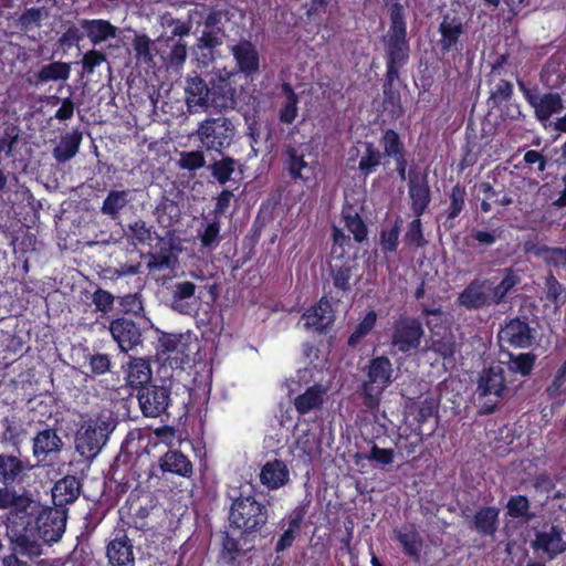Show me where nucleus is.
I'll list each match as a JSON object with an SVG mask.
<instances>
[{"instance_id": "9b49d317", "label": "nucleus", "mask_w": 566, "mask_h": 566, "mask_svg": "<svg viewBox=\"0 0 566 566\" xmlns=\"http://www.w3.org/2000/svg\"><path fill=\"white\" fill-rule=\"evenodd\" d=\"M142 415L146 418L169 417L168 409L172 405L170 385L151 382L136 392Z\"/></svg>"}, {"instance_id": "aec40b11", "label": "nucleus", "mask_w": 566, "mask_h": 566, "mask_svg": "<svg viewBox=\"0 0 566 566\" xmlns=\"http://www.w3.org/2000/svg\"><path fill=\"white\" fill-rule=\"evenodd\" d=\"M500 509L483 505L465 517L468 527L481 537L494 538L500 526Z\"/></svg>"}, {"instance_id": "6e6d98bb", "label": "nucleus", "mask_w": 566, "mask_h": 566, "mask_svg": "<svg viewBox=\"0 0 566 566\" xmlns=\"http://www.w3.org/2000/svg\"><path fill=\"white\" fill-rule=\"evenodd\" d=\"M377 322V313L370 310L366 313L364 318L356 325L353 333L347 339V345L356 348L361 340L375 328Z\"/></svg>"}, {"instance_id": "5701e85b", "label": "nucleus", "mask_w": 566, "mask_h": 566, "mask_svg": "<svg viewBox=\"0 0 566 566\" xmlns=\"http://www.w3.org/2000/svg\"><path fill=\"white\" fill-rule=\"evenodd\" d=\"M307 514V505L301 504L295 506L282 522L286 521L287 526L277 537L274 546L276 554L283 553L293 546L296 538L301 535L302 526Z\"/></svg>"}, {"instance_id": "f03ea898", "label": "nucleus", "mask_w": 566, "mask_h": 566, "mask_svg": "<svg viewBox=\"0 0 566 566\" xmlns=\"http://www.w3.org/2000/svg\"><path fill=\"white\" fill-rule=\"evenodd\" d=\"M255 486L231 488L227 492L230 501L228 522L230 528L240 533L243 542L254 541L266 527L270 505L256 499Z\"/></svg>"}, {"instance_id": "4be33fe9", "label": "nucleus", "mask_w": 566, "mask_h": 566, "mask_svg": "<svg viewBox=\"0 0 566 566\" xmlns=\"http://www.w3.org/2000/svg\"><path fill=\"white\" fill-rule=\"evenodd\" d=\"M408 195L415 217H421L431 202V191L427 176L420 177L415 168L408 171Z\"/></svg>"}, {"instance_id": "a18cd8bd", "label": "nucleus", "mask_w": 566, "mask_h": 566, "mask_svg": "<svg viewBox=\"0 0 566 566\" xmlns=\"http://www.w3.org/2000/svg\"><path fill=\"white\" fill-rule=\"evenodd\" d=\"M210 90L207 83L200 77H189L186 86V101L189 107L207 106Z\"/></svg>"}, {"instance_id": "774afa93", "label": "nucleus", "mask_w": 566, "mask_h": 566, "mask_svg": "<svg viewBox=\"0 0 566 566\" xmlns=\"http://www.w3.org/2000/svg\"><path fill=\"white\" fill-rule=\"evenodd\" d=\"M235 160L231 157H224L218 161H214L210 166L212 176L218 180L219 184L224 185L234 172Z\"/></svg>"}, {"instance_id": "338daca9", "label": "nucleus", "mask_w": 566, "mask_h": 566, "mask_svg": "<svg viewBox=\"0 0 566 566\" xmlns=\"http://www.w3.org/2000/svg\"><path fill=\"white\" fill-rule=\"evenodd\" d=\"M90 371L93 376H103L112 370L113 360L109 354L95 353L87 355Z\"/></svg>"}, {"instance_id": "f257e3e1", "label": "nucleus", "mask_w": 566, "mask_h": 566, "mask_svg": "<svg viewBox=\"0 0 566 566\" xmlns=\"http://www.w3.org/2000/svg\"><path fill=\"white\" fill-rule=\"evenodd\" d=\"M390 25L382 36L386 73L382 80V108L387 115L397 120L405 114L401 94L397 86L400 82V71L410 60V44L407 36L405 9L394 3L389 9Z\"/></svg>"}, {"instance_id": "b1692460", "label": "nucleus", "mask_w": 566, "mask_h": 566, "mask_svg": "<svg viewBox=\"0 0 566 566\" xmlns=\"http://www.w3.org/2000/svg\"><path fill=\"white\" fill-rule=\"evenodd\" d=\"M304 327L318 334L326 333L334 322V313L329 301L326 296L307 308L302 315Z\"/></svg>"}, {"instance_id": "4c0bfd02", "label": "nucleus", "mask_w": 566, "mask_h": 566, "mask_svg": "<svg viewBox=\"0 0 566 566\" xmlns=\"http://www.w3.org/2000/svg\"><path fill=\"white\" fill-rule=\"evenodd\" d=\"M524 251L525 253H531L535 256L543 258L544 262L548 265L556 268L566 266V248H551L545 244L528 240L524 243Z\"/></svg>"}, {"instance_id": "e433bc0d", "label": "nucleus", "mask_w": 566, "mask_h": 566, "mask_svg": "<svg viewBox=\"0 0 566 566\" xmlns=\"http://www.w3.org/2000/svg\"><path fill=\"white\" fill-rule=\"evenodd\" d=\"M358 159V175L364 179L374 174L386 158L385 150L380 151L373 142H365Z\"/></svg>"}, {"instance_id": "393cba45", "label": "nucleus", "mask_w": 566, "mask_h": 566, "mask_svg": "<svg viewBox=\"0 0 566 566\" xmlns=\"http://www.w3.org/2000/svg\"><path fill=\"white\" fill-rule=\"evenodd\" d=\"M63 448V441L56 429L44 428L32 439V453L39 462H45L57 455Z\"/></svg>"}, {"instance_id": "37998d69", "label": "nucleus", "mask_w": 566, "mask_h": 566, "mask_svg": "<svg viewBox=\"0 0 566 566\" xmlns=\"http://www.w3.org/2000/svg\"><path fill=\"white\" fill-rule=\"evenodd\" d=\"M429 349L443 359H452L457 352L455 336L452 331L431 333Z\"/></svg>"}, {"instance_id": "72a5a7b5", "label": "nucleus", "mask_w": 566, "mask_h": 566, "mask_svg": "<svg viewBox=\"0 0 566 566\" xmlns=\"http://www.w3.org/2000/svg\"><path fill=\"white\" fill-rule=\"evenodd\" d=\"M27 465L18 457L13 454H0V484L17 485L23 482Z\"/></svg>"}, {"instance_id": "4468645a", "label": "nucleus", "mask_w": 566, "mask_h": 566, "mask_svg": "<svg viewBox=\"0 0 566 566\" xmlns=\"http://www.w3.org/2000/svg\"><path fill=\"white\" fill-rule=\"evenodd\" d=\"M507 62L506 55H500L496 61L492 64L490 77H489V98L488 103L492 108L501 107L506 102L513 99L514 85L511 81L502 78L503 65Z\"/></svg>"}, {"instance_id": "a19ab883", "label": "nucleus", "mask_w": 566, "mask_h": 566, "mask_svg": "<svg viewBox=\"0 0 566 566\" xmlns=\"http://www.w3.org/2000/svg\"><path fill=\"white\" fill-rule=\"evenodd\" d=\"M82 133L75 129L63 135L59 144L53 148V157L57 163L71 160L80 149Z\"/></svg>"}, {"instance_id": "4d7b16f0", "label": "nucleus", "mask_w": 566, "mask_h": 566, "mask_svg": "<svg viewBox=\"0 0 566 566\" xmlns=\"http://www.w3.org/2000/svg\"><path fill=\"white\" fill-rule=\"evenodd\" d=\"M504 276L501 282L492 289L491 302L500 304L505 301L506 295L520 283V276L511 268L503 270Z\"/></svg>"}, {"instance_id": "f8f14e48", "label": "nucleus", "mask_w": 566, "mask_h": 566, "mask_svg": "<svg viewBox=\"0 0 566 566\" xmlns=\"http://www.w3.org/2000/svg\"><path fill=\"white\" fill-rule=\"evenodd\" d=\"M438 33L440 38L437 41V46L442 56L453 52L459 55L462 54L463 43L461 39L464 35V25L459 15L443 14L438 25Z\"/></svg>"}, {"instance_id": "e2e57ef3", "label": "nucleus", "mask_w": 566, "mask_h": 566, "mask_svg": "<svg viewBox=\"0 0 566 566\" xmlns=\"http://www.w3.org/2000/svg\"><path fill=\"white\" fill-rule=\"evenodd\" d=\"M530 501L525 495H511L506 503V514L512 518L530 520L533 515L530 512Z\"/></svg>"}, {"instance_id": "2eb2a0df", "label": "nucleus", "mask_w": 566, "mask_h": 566, "mask_svg": "<svg viewBox=\"0 0 566 566\" xmlns=\"http://www.w3.org/2000/svg\"><path fill=\"white\" fill-rule=\"evenodd\" d=\"M535 329L530 326L526 319L514 317L509 319L501 327L497 338L501 344L513 348H530L535 343Z\"/></svg>"}, {"instance_id": "58836bf2", "label": "nucleus", "mask_w": 566, "mask_h": 566, "mask_svg": "<svg viewBox=\"0 0 566 566\" xmlns=\"http://www.w3.org/2000/svg\"><path fill=\"white\" fill-rule=\"evenodd\" d=\"M38 539L36 535L25 532V530L22 528V531L15 534L10 541L12 553L30 559L41 556L42 545Z\"/></svg>"}, {"instance_id": "bf43d9fd", "label": "nucleus", "mask_w": 566, "mask_h": 566, "mask_svg": "<svg viewBox=\"0 0 566 566\" xmlns=\"http://www.w3.org/2000/svg\"><path fill=\"white\" fill-rule=\"evenodd\" d=\"M545 298L554 305L555 310H559L566 302V290L553 272H548L545 277Z\"/></svg>"}, {"instance_id": "680f3d73", "label": "nucleus", "mask_w": 566, "mask_h": 566, "mask_svg": "<svg viewBox=\"0 0 566 566\" xmlns=\"http://www.w3.org/2000/svg\"><path fill=\"white\" fill-rule=\"evenodd\" d=\"M403 242L406 245L416 249L423 248L428 243L423 234L421 217H415L409 222L403 235Z\"/></svg>"}, {"instance_id": "7c9ffc66", "label": "nucleus", "mask_w": 566, "mask_h": 566, "mask_svg": "<svg viewBox=\"0 0 566 566\" xmlns=\"http://www.w3.org/2000/svg\"><path fill=\"white\" fill-rule=\"evenodd\" d=\"M124 373L126 386L133 390L138 391L142 387L153 382V369L146 358L129 356Z\"/></svg>"}, {"instance_id": "052dcab7", "label": "nucleus", "mask_w": 566, "mask_h": 566, "mask_svg": "<svg viewBox=\"0 0 566 566\" xmlns=\"http://www.w3.org/2000/svg\"><path fill=\"white\" fill-rule=\"evenodd\" d=\"M220 231V219L213 218L199 233L201 248L207 250L216 249L221 240Z\"/></svg>"}, {"instance_id": "412c9836", "label": "nucleus", "mask_w": 566, "mask_h": 566, "mask_svg": "<svg viewBox=\"0 0 566 566\" xmlns=\"http://www.w3.org/2000/svg\"><path fill=\"white\" fill-rule=\"evenodd\" d=\"M127 513L137 530L147 528V518L153 510L157 506L156 497L149 492L134 493L132 492L126 501Z\"/></svg>"}, {"instance_id": "0eeeda50", "label": "nucleus", "mask_w": 566, "mask_h": 566, "mask_svg": "<svg viewBox=\"0 0 566 566\" xmlns=\"http://www.w3.org/2000/svg\"><path fill=\"white\" fill-rule=\"evenodd\" d=\"M423 336L424 328L420 318L400 314L392 322L389 344L395 353L408 355L418 350Z\"/></svg>"}, {"instance_id": "09e8293b", "label": "nucleus", "mask_w": 566, "mask_h": 566, "mask_svg": "<svg viewBox=\"0 0 566 566\" xmlns=\"http://www.w3.org/2000/svg\"><path fill=\"white\" fill-rule=\"evenodd\" d=\"M342 219L346 229L354 235L357 243L364 242L368 237V227L360 214L353 208L342 211Z\"/></svg>"}, {"instance_id": "c756f323", "label": "nucleus", "mask_w": 566, "mask_h": 566, "mask_svg": "<svg viewBox=\"0 0 566 566\" xmlns=\"http://www.w3.org/2000/svg\"><path fill=\"white\" fill-rule=\"evenodd\" d=\"M158 465L163 474H172L184 479L193 475V464L180 450L169 449L159 457Z\"/></svg>"}, {"instance_id": "3c124183", "label": "nucleus", "mask_w": 566, "mask_h": 566, "mask_svg": "<svg viewBox=\"0 0 566 566\" xmlns=\"http://www.w3.org/2000/svg\"><path fill=\"white\" fill-rule=\"evenodd\" d=\"M396 539L401 545L402 552L406 556L411 557L415 560H419L423 541L416 530L412 528L407 532H397Z\"/></svg>"}, {"instance_id": "5fc2aeb1", "label": "nucleus", "mask_w": 566, "mask_h": 566, "mask_svg": "<svg viewBox=\"0 0 566 566\" xmlns=\"http://www.w3.org/2000/svg\"><path fill=\"white\" fill-rule=\"evenodd\" d=\"M449 206L444 211L447 220L458 218L465 207L467 189L465 186L457 182L449 192Z\"/></svg>"}, {"instance_id": "bb28decb", "label": "nucleus", "mask_w": 566, "mask_h": 566, "mask_svg": "<svg viewBox=\"0 0 566 566\" xmlns=\"http://www.w3.org/2000/svg\"><path fill=\"white\" fill-rule=\"evenodd\" d=\"M158 348L163 355H166V360L172 369H184L190 360L188 346L181 342L180 336L164 334L159 338Z\"/></svg>"}, {"instance_id": "473e14b6", "label": "nucleus", "mask_w": 566, "mask_h": 566, "mask_svg": "<svg viewBox=\"0 0 566 566\" xmlns=\"http://www.w3.org/2000/svg\"><path fill=\"white\" fill-rule=\"evenodd\" d=\"M259 478L266 489L277 490L289 483L290 471L283 460L274 459L263 464Z\"/></svg>"}, {"instance_id": "c85d7f7f", "label": "nucleus", "mask_w": 566, "mask_h": 566, "mask_svg": "<svg viewBox=\"0 0 566 566\" xmlns=\"http://www.w3.org/2000/svg\"><path fill=\"white\" fill-rule=\"evenodd\" d=\"M231 53L239 72L252 76L260 70V55L255 45L249 40H240L231 48Z\"/></svg>"}, {"instance_id": "c9c22d12", "label": "nucleus", "mask_w": 566, "mask_h": 566, "mask_svg": "<svg viewBox=\"0 0 566 566\" xmlns=\"http://www.w3.org/2000/svg\"><path fill=\"white\" fill-rule=\"evenodd\" d=\"M83 29L94 46L117 35V28L104 19H83Z\"/></svg>"}, {"instance_id": "1a4fd4ad", "label": "nucleus", "mask_w": 566, "mask_h": 566, "mask_svg": "<svg viewBox=\"0 0 566 566\" xmlns=\"http://www.w3.org/2000/svg\"><path fill=\"white\" fill-rule=\"evenodd\" d=\"M105 557L108 566H135L134 539L129 537L126 524H117L105 538Z\"/></svg>"}, {"instance_id": "0e129e2a", "label": "nucleus", "mask_w": 566, "mask_h": 566, "mask_svg": "<svg viewBox=\"0 0 566 566\" xmlns=\"http://www.w3.org/2000/svg\"><path fill=\"white\" fill-rule=\"evenodd\" d=\"M168 248H160L158 252L149 253L148 268L150 270L172 269L176 263V256L171 252V245L165 242Z\"/></svg>"}, {"instance_id": "864d4df0", "label": "nucleus", "mask_w": 566, "mask_h": 566, "mask_svg": "<svg viewBox=\"0 0 566 566\" xmlns=\"http://www.w3.org/2000/svg\"><path fill=\"white\" fill-rule=\"evenodd\" d=\"M402 220L397 217L390 228H382L379 233V245L384 254L396 253L399 247Z\"/></svg>"}, {"instance_id": "9d476101", "label": "nucleus", "mask_w": 566, "mask_h": 566, "mask_svg": "<svg viewBox=\"0 0 566 566\" xmlns=\"http://www.w3.org/2000/svg\"><path fill=\"white\" fill-rule=\"evenodd\" d=\"M234 133V125L224 116L207 118L197 129V136L203 147L217 153H222L232 144Z\"/></svg>"}, {"instance_id": "69168bd1", "label": "nucleus", "mask_w": 566, "mask_h": 566, "mask_svg": "<svg viewBox=\"0 0 566 566\" xmlns=\"http://www.w3.org/2000/svg\"><path fill=\"white\" fill-rule=\"evenodd\" d=\"M135 57L145 64L153 62V42L146 34H136L132 42Z\"/></svg>"}, {"instance_id": "49530a36", "label": "nucleus", "mask_w": 566, "mask_h": 566, "mask_svg": "<svg viewBox=\"0 0 566 566\" xmlns=\"http://www.w3.org/2000/svg\"><path fill=\"white\" fill-rule=\"evenodd\" d=\"M49 11L45 7H32L25 9L17 19L15 27L28 33L34 29H39L42 25V20L48 18Z\"/></svg>"}, {"instance_id": "ddd939ff", "label": "nucleus", "mask_w": 566, "mask_h": 566, "mask_svg": "<svg viewBox=\"0 0 566 566\" xmlns=\"http://www.w3.org/2000/svg\"><path fill=\"white\" fill-rule=\"evenodd\" d=\"M108 329L122 353H128L143 344L142 327L130 317L112 319Z\"/></svg>"}, {"instance_id": "39448f33", "label": "nucleus", "mask_w": 566, "mask_h": 566, "mask_svg": "<svg viewBox=\"0 0 566 566\" xmlns=\"http://www.w3.org/2000/svg\"><path fill=\"white\" fill-rule=\"evenodd\" d=\"M117 420L109 410H102L84 421L75 434V450L85 460L95 459L115 430Z\"/></svg>"}, {"instance_id": "f704fd0d", "label": "nucleus", "mask_w": 566, "mask_h": 566, "mask_svg": "<svg viewBox=\"0 0 566 566\" xmlns=\"http://www.w3.org/2000/svg\"><path fill=\"white\" fill-rule=\"evenodd\" d=\"M340 261V264L335 263L331 265V276L334 287L344 295L352 291L350 280L354 271L358 269V263L355 258L350 256Z\"/></svg>"}, {"instance_id": "423d86ee", "label": "nucleus", "mask_w": 566, "mask_h": 566, "mask_svg": "<svg viewBox=\"0 0 566 566\" xmlns=\"http://www.w3.org/2000/svg\"><path fill=\"white\" fill-rule=\"evenodd\" d=\"M507 392L504 368L500 364L484 368L478 377L476 394L479 399H488L481 405L479 413H494Z\"/></svg>"}, {"instance_id": "f3484780", "label": "nucleus", "mask_w": 566, "mask_h": 566, "mask_svg": "<svg viewBox=\"0 0 566 566\" xmlns=\"http://www.w3.org/2000/svg\"><path fill=\"white\" fill-rule=\"evenodd\" d=\"M12 484L0 486V511L9 510V520L20 524L34 500L27 492L19 493Z\"/></svg>"}, {"instance_id": "7ed1b4c3", "label": "nucleus", "mask_w": 566, "mask_h": 566, "mask_svg": "<svg viewBox=\"0 0 566 566\" xmlns=\"http://www.w3.org/2000/svg\"><path fill=\"white\" fill-rule=\"evenodd\" d=\"M365 375L357 394L365 409L376 413L379 411L384 392L395 380L392 363L385 355L373 357L365 367Z\"/></svg>"}, {"instance_id": "6ab92c4d", "label": "nucleus", "mask_w": 566, "mask_h": 566, "mask_svg": "<svg viewBox=\"0 0 566 566\" xmlns=\"http://www.w3.org/2000/svg\"><path fill=\"white\" fill-rule=\"evenodd\" d=\"M380 146L385 150V156L395 161L396 171L400 180L407 179V150L400 135L391 128L382 130Z\"/></svg>"}, {"instance_id": "ea45409f", "label": "nucleus", "mask_w": 566, "mask_h": 566, "mask_svg": "<svg viewBox=\"0 0 566 566\" xmlns=\"http://www.w3.org/2000/svg\"><path fill=\"white\" fill-rule=\"evenodd\" d=\"M324 389L319 385L308 387L303 394L294 399V407L298 415H306L319 409L324 402Z\"/></svg>"}, {"instance_id": "de8ad7c7", "label": "nucleus", "mask_w": 566, "mask_h": 566, "mask_svg": "<svg viewBox=\"0 0 566 566\" xmlns=\"http://www.w3.org/2000/svg\"><path fill=\"white\" fill-rule=\"evenodd\" d=\"M421 314L426 317V325L430 333L451 331V316L441 306L434 308L423 306Z\"/></svg>"}, {"instance_id": "13d9d810", "label": "nucleus", "mask_w": 566, "mask_h": 566, "mask_svg": "<svg viewBox=\"0 0 566 566\" xmlns=\"http://www.w3.org/2000/svg\"><path fill=\"white\" fill-rule=\"evenodd\" d=\"M240 539L231 536L229 532H224L222 535L220 556L230 566H233L239 557L245 555Z\"/></svg>"}, {"instance_id": "2f4dec72", "label": "nucleus", "mask_w": 566, "mask_h": 566, "mask_svg": "<svg viewBox=\"0 0 566 566\" xmlns=\"http://www.w3.org/2000/svg\"><path fill=\"white\" fill-rule=\"evenodd\" d=\"M488 282V280H473L470 282L459 294L457 298L458 305L469 311L480 310L490 305L492 302L485 293V285Z\"/></svg>"}, {"instance_id": "dca6fc26", "label": "nucleus", "mask_w": 566, "mask_h": 566, "mask_svg": "<svg viewBox=\"0 0 566 566\" xmlns=\"http://www.w3.org/2000/svg\"><path fill=\"white\" fill-rule=\"evenodd\" d=\"M563 534L564 531L558 525L544 526L535 532L531 547L535 553H543L549 559H554L566 552V541H564Z\"/></svg>"}, {"instance_id": "a878e982", "label": "nucleus", "mask_w": 566, "mask_h": 566, "mask_svg": "<svg viewBox=\"0 0 566 566\" xmlns=\"http://www.w3.org/2000/svg\"><path fill=\"white\" fill-rule=\"evenodd\" d=\"M51 493L53 507L69 510L67 506L82 493V482L77 476L67 474L54 483Z\"/></svg>"}, {"instance_id": "79ce46f5", "label": "nucleus", "mask_w": 566, "mask_h": 566, "mask_svg": "<svg viewBox=\"0 0 566 566\" xmlns=\"http://www.w3.org/2000/svg\"><path fill=\"white\" fill-rule=\"evenodd\" d=\"M71 74V65L66 62L54 61L43 65L35 74V85L51 81H66Z\"/></svg>"}, {"instance_id": "20e7f679", "label": "nucleus", "mask_w": 566, "mask_h": 566, "mask_svg": "<svg viewBox=\"0 0 566 566\" xmlns=\"http://www.w3.org/2000/svg\"><path fill=\"white\" fill-rule=\"evenodd\" d=\"M69 510L43 505L34 501L20 525L46 544L59 542L66 528Z\"/></svg>"}, {"instance_id": "6e6552de", "label": "nucleus", "mask_w": 566, "mask_h": 566, "mask_svg": "<svg viewBox=\"0 0 566 566\" xmlns=\"http://www.w3.org/2000/svg\"><path fill=\"white\" fill-rule=\"evenodd\" d=\"M517 86L526 103L534 109V115L541 123L547 122L554 114L564 109V102L559 93L548 92L541 95L535 83L517 78Z\"/></svg>"}, {"instance_id": "a211bd4d", "label": "nucleus", "mask_w": 566, "mask_h": 566, "mask_svg": "<svg viewBox=\"0 0 566 566\" xmlns=\"http://www.w3.org/2000/svg\"><path fill=\"white\" fill-rule=\"evenodd\" d=\"M283 171L293 182L301 181L307 184L313 175V168L305 160V155L301 149L292 144L284 146L282 153Z\"/></svg>"}, {"instance_id": "8fccbe9b", "label": "nucleus", "mask_w": 566, "mask_h": 566, "mask_svg": "<svg viewBox=\"0 0 566 566\" xmlns=\"http://www.w3.org/2000/svg\"><path fill=\"white\" fill-rule=\"evenodd\" d=\"M128 196V190H111L102 203L101 212L116 219L120 210L129 202Z\"/></svg>"}, {"instance_id": "cd10ccee", "label": "nucleus", "mask_w": 566, "mask_h": 566, "mask_svg": "<svg viewBox=\"0 0 566 566\" xmlns=\"http://www.w3.org/2000/svg\"><path fill=\"white\" fill-rule=\"evenodd\" d=\"M276 97L279 101V122L284 125H292L298 116L300 95L290 82H282Z\"/></svg>"}, {"instance_id": "c03bdc74", "label": "nucleus", "mask_w": 566, "mask_h": 566, "mask_svg": "<svg viewBox=\"0 0 566 566\" xmlns=\"http://www.w3.org/2000/svg\"><path fill=\"white\" fill-rule=\"evenodd\" d=\"M154 214L156 216L158 223L167 228L174 226L180 220L181 210L176 201L164 196L157 203Z\"/></svg>"}, {"instance_id": "603ef678", "label": "nucleus", "mask_w": 566, "mask_h": 566, "mask_svg": "<svg viewBox=\"0 0 566 566\" xmlns=\"http://www.w3.org/2000/svg\"><path fill=\"white\" fill-rule=\"evenodd\" d=\"M509 370L518 374L523 377H528L532 375L533 369L535 367V363L537 359V356L532 353H520V354H513L509 353Z\"/></svg>"}]
</instances>
